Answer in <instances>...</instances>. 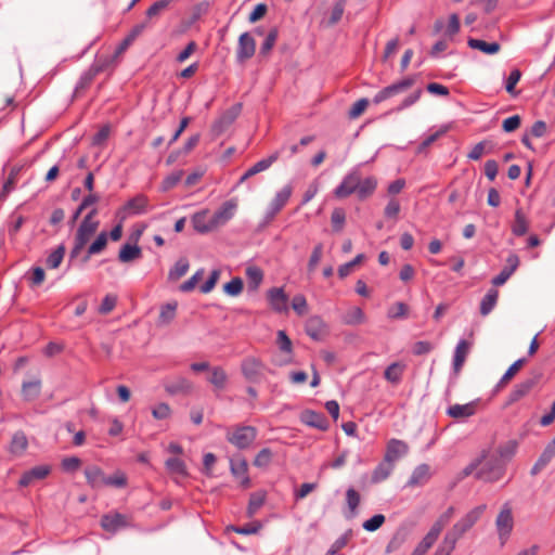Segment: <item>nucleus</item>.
<instances>
[{"label":"nucleus","instance_id":"5fc2aeb1","mask_svg":"<svg viewBox=\"0 0 555 555\" xmlns=\"http://www.w3.org/2000/svg\"><path fill=\"white\" fill-rule=\"evenodd\" d=\"M352 537V530H347L341 537H339L330 547L327 553L325 555H335L337 554L343 547L347 545L349 540Z\"/></svg>","mask_w":555,"mask_h":555},{"label":"nucleus","instance_id":"c756f323","mask_svg":"<svg viewBox=\"0 0 555 555\" xmlns=\"http://www.w3.org/2000/svg\"><path fill=\"white\" fill-rule=\"evenodd\" d=\"M92 236V234L85 232L80 229H77V232L74 237V246L69 253V260H74L79 256V254L82 251V249L86 247L87 243L90 241Z\"/></svg>","mask_w":555,"mask_h":555},{"label":"nucleus","instance_id":"7c9ffc66","mask_svg":"<svg viewBox=\"0 0 555 555\" xmlns=\"http://www.w3.org/2000/svg\"><path fill=\"white\" fill-rule=\"evenodd\" d=\"M207 215H208V211L203 210V211L196 212L192 217L193 228L198 233L205 234V233H209V232L214 231L211 220H210V218L209 219L207 218Z\"/></svg>","mask_w":555,"mask_h":555},{"label":"nucleus","instance_id":"680f3d73","mask_svg":"<svg viewBox=\"0 0 555 555\" xmlns=\"http://www.w3.org/2000/svg\"><path fill=\"white\" fill-rule=\"evenodd\" d=\"M409 307L404 302H396L388 311L387 317L389 319H403L408 314Z\"/></svg>","mask_w":555,"mask_h":555},{"label":"nucleus","instance_id":"9b49d317","mask_svg":"<svg viewBox=\"0 0 555 555\" xmlns=\"http://www.w3.org/2000/svg\"><path fill=\"white\" fill-rule=\"evenodd\" d=\"M267 299L273 311L278 313L287 312L288 296L282 287H272L268 289Z\"/></svg>","mask_w":555,"mask_h":555},{"label":"nucleus","instance_id":"0eeeda50","mask_svg":"<svg viewBox=\"0 0 555 555\" xmlns=\"http://www.w3.org/2000/svg\"><path fill=\"white\" fill-rule=\"evenodd\" d=\"M236 207L237 204L233 199H230L224 202L220 208L215 211V214L210 217L214 231L220 227H223L233 218Z\"/></svg>","mask_w":555,"mask_h":555},{"label":"nucleus","instance_id":"a18cd8bd","mask_svg":"<svg viewBox=\"0 0 555 555\" xmlns=\"http://www.w3.org/2000/svg\"><path fill=\"white\" fill-rule=\"evenodd\" d=\"M266 493L262 491L254 492L249 496V502L247 506V516L251 518L259 508L264 504Z\"/></svg>","mask_w":555,"mask_h":555},{"label":"nucleus","instance_id":"052dcab7","mask_svg":"<svg viewBox=\"0 0 555 555\" xmlns=\"http://www.w3.org/2000/svg\"><path fill=\"white\" fill-rule=\"evenodd\" d=\"M346 500L351 512L350 517H353L357 514V508L360 504V494L353 488H349L346 491Z\"/></svg>","mask_w":555,"mask_h":555},{"label":"nucleus","instance_id":"8fccbe9b","mask_svg":"<svg viewBox=\"0 0 555 555\" xmlns=\"http://www.w3.org/2000/svg\"><path fill=\"white\" fill-rule=\"evenodd\" d=\"M347 0H336L332 9L331 15L326 22L328 27L336 25L343 17Z\"/></svg>","mask_w":555,"mask_h":555},{"label":"nucleus","instance_id":"c03bdc74","mask_svg":"<svg viewBox=\"0 0 555 555\" xmlns=\"http://www.w3.org/2000/svg\"><path fill=\"white\" fill-rule=\"evenodd\" d=\"M176 0H157L146 11V18L150 21L158 18L169 5Z\"/></svg>","mask_w":555,"mask_h":555},{"label":"nucleus","instance_id":"2eb2a0df","mask_svg":"<svg viewBox=\"0 0 555 555\" xmlns=\"http://www.w3.org/2000/svg\"><path fill=\"white\" fill-rule=\"evenodd\" d=\"M300 421L304 424L320 430H327L328 428V421L326 420L324 414L312 410L304 411L300 414Z\"/></svg>","mask_w":555,"mask_h":555},{"label":"nucleus","instance_id":"338daca9","mask_svg":"<svg viewBox=\"0 0 555 555\" xmlns=\"http://www.w3.org/2000/svg\"><path fill=\"white\" fill-rule=\"evenodd\" d=\"M517 442L515 440L507 441L504 446H501L499 448V459H502L503 461L509 460L516 452L517 449Z\"/></svg>","mask_w":555,"mask_h":555},{"label":"nucleus","instance_id":"aec40b11","mask_svg":"<svg viewBox=\"0 0 555 555\" xmlns=\"http://www.w3.org/2000/svg\"><path fill=\"white\" fill-rule=\"evenodd\" d=\"M537 383L538 376H533L517 384L509 393V402H517L524 398L537 385Z\"/></svg>","mask_w":555,"mask_h":555},{"label":"nucleus","instance_id":"09e8293b","mask_svg":"<svg viewBox=\"0 0 555 555\" xmlns=\"http://www.w3.org/2000/svg\"><path fill=\"white\" fill-rule=\"evenodd\" d=\"M526 363V359L521 358L516 360L504 373V375L501 377L498 387H504L509 383V380L518 373V371L524 366Z\"/></svg>","mask_w":555,"mask_h":555},{"label":"nucleus","instance_id":"412c9836","mask_svg":"<svg viewBox=\"0 0 555 555\" xmlns=\"http://www.w3.org/2000/svg\"><path fill=\"white\" fill-rule=\"evenodd\" d=\"M165 390L170 395L190 393L193 390V384L185 377L179 376L173 380L166 382Z\"/></svg>","mask_w":555,"mask_h":555},{"label":"nucleus","instance_id":"bf43d9fd","mask_svg":"<svg viewBox=\"0 0 555 555\" xmlns=\"http://www.w3.org/2000/svg\"><path fill=\"white\" fill-rule=\"evenodd\" d=\"M107 245V233L101 232L95 241L89 246V255L100 254Z\"/></svg>","mask_w":555,"mask_h":555},{"label":"nucleus","instance_id":"dca6fc26","mask_svg":"<svg viewBox=\"0 0 555 555\" xmlns=\"http://www.w3.org/2000/svg\"><path fill=\"white\" fill-rule=\"evenodd\" d=\"M293 189L291 185H285L281 191H279L272 202L270 203L268 217L273 218L288 202L292 195Z\"/></svg>","mask_w":555,"mask_h":555},{"label":"nucleus","instance_id":"72a5a7b5","mask_svg":"<svg viewBox=\"0 0 555 555\" xmlns=\"http://www.w3.org/2000/svg\"><path fill=\"white\" fill-rule=\"evenodd\" d=\"M467 44L469 48L479 50L486 54H495L501 49V46L498 42H486L475 38H469Z\"/></svg>","mask_w":555,"mask_h":555},{"label":"nucleus","instance_id":"cd10ccee","mask_svg":"<svg viewBox=\"0 0 555 555\" xmlns=\"http://www.w3.org/2000/svg\"><path fill=\"white\" fill-rule=\"evenodd\" d=\"M276 345L279 346V349L287 356L283 361H281L279 364H288L292 362V353H293V344L285 331H278L276 334Z\"/></svg>","mask_w":555,"mask_h":555},{"label":"nucleus","instance_id":"9d476101","mask_svg":"<svg viewBox=\"0 0 555 555\" xmlns=\"http://www.w3.org/2000/svg\"><path fill=\"white\" fill-rule=\"evenodd\" d=\"M101 526L105 531L115 533L122 528L129 527L130 522L124 514L108 513L101 517Z\"/></svg>","mask_w":555,"mask_h":555},{"label":"nucleus","instance_id":"f03ea898","mask_svg":"<svg viewBox=\"0 0 555 555\" xmlns=\"http://www.w3.org/2000/svg\"><path fill=\"white\" fill-rule=\"evenodd\" d=\"M485 460L483 465L476 473V478L486 482L500 480L505 473V461L498 456L486 457Z\"/></svg>","mask_w":555,"mask_h":555},{"label":"nucleus","instance_id":"39448f33","mask_svg":"<svg viewBox=\"0 0 555 555\" xmlns=\"http://www.w3.org/2000/svg\"><path fill=\"white\" fill-rule=\"evenodd\" d=\"M264 370L263 362L256 357H246L241 363V372L246 380L257 383Z\"/></svg>","mask_w":555,"mask_h":555},{"label":"nucleus","instance_id":"ea45409f","mask_svg":"<svg viewBox=\"0 0 555 555\" xmlns=\"http://www.w3.org/2000/svg\"><path fill=\"white\" fill-rule=\"evenodd\" d=\"M454 513L455 508L453 506L448 507L447 511L443 512L435 521L429 531L434 533L436 537H439L442 529L449 524V521L453 517Z\"/></svg>","mask_w":555,"mask_h":555},{"label":"nucleus","instance_id":"2f4dec72","mask_svg":"<svg viewBox=\"0 0 555 555\" xmlns=\"http://www.w3.org/2000/svg\"><path fill=\"white\" fill-rule=\"evenodd\" d=\"M41 392V380L36 378L34 380L24 382L22 384V396L26 401L36 400Z\"/></svg>","mask_w":555,"mask_h":555},{"label":"nucleus","instance_id":"49530a36","mask_svg":"<svg viewBox=\"0 0 555 555\" xmlns=\"http://www.w3.org/2000/svg\"><path fill=\"white\" fill-rule=\"evenodd\" d=\"M528 221L520 209H517L515 212V220L512 225V232L516 236H522L528 231Z\"/></svg>","mask_w":555,"mask_h":555},{"label":"nucleus","instance_id":"423d86ee","mask_svg":"<svg viewBox=\"0 0 555 555\" xmlns=\"http://www.w3.org/2000/svg\"><path fill=\"white\" fill-rule=\"evenodd\" d=\"M242 111V104H234L232 107L227 109L212 125V132L216 135L222 134L238 117Z\"/></svg>","mask_w":555,"mask_h":555},{"label":"nucleus","instance_id":"3c124183","mask_svg":"<svg viewBox=\"0 0 555 555\" xmlns=\"http://www.w3.org/2000/svg\"><path fill=\"white\" fill-rule=\"evenodd\" d=\"M189 261L185 258H180L173 266V268L170 269L168 278L171 281H177L183 275L186 274L189 270Z\"/></svg>","mask_w":555,"mask_h":555},{"label":"nucleus","instance_id":"473e14b6","mask_svg":"<svg viewBox=\"0 0 555 555\" xmlns=\"http://www.w3.org/2000/svg\"><path fill=\"white\" fill-rule=\"evenodd\" d=\"M28 446V440L24 431L18 430L13 434L11 443H10V452L14 455H21Z\"/></svg>","mask_w":555,"mask_h":555},{"label":"nucleus","instance_id":"5701e85b","mask_svg":"<svg viewBox=\"0 0 555 555\" xmlns=\"http://www.w3.org/2000/svg\"><path fill=\"white\" fill-rule=\"evenodd\" d=\"M475 401H472L466 404H453L448 408L447 414L453 418H467L476 413Z\"/></svg>","mask_w":555,"mask_h":555},{"label":"nucleus","instance_id":"a211bd4d","mask_svg":"<svg viewBox=\"0 0 555 555\" xmlns=\"http://www.w3.org/2000/svg\"><path fill=\"white\" fill-rule=\"evenodd\" d=\"M470 343H468L465 339H461L457 343L453 356V372L455 375H459V373L461 372L465 363L466 357L470 350Z\"/></svg>","mask_w":555,"mask_h":555},{"label":"nucleus","instance_id":"6ab92c4d","mask_svg":"<svg viewBox=\"0 0 555 555\" xmlns=\"http://www.w3.org/2000/svg\"><path fill=\"white\" fill-rule=\"evenodd\" d=\"M85 476L88 485L93 489L105 486L106 476L104 472L96 465H89L85 468Z\"/></svg>","mask_w":555,"mask_h":555},{"label":"nucleus","instance_id":"393cba45","mask_svg":"<svg viewBox=\"0 0 555 555\" xmlns=\"http://www.w3.org/2000/svg\"><path fill=\"white\" fill-rule=\"evenodd\" d=\"M431 476L430 467L427 464H421L413 470L409 481V487L422 486L429 480Z\"/></svg>","mask_w":555,"mask_h":555},{"label":"nucleus","instance_id":"4d7b16f0","mask_svg":"<svg viewBox=\"0 0 555 555\" xmlns=\"http://www.w3.org/2000/svg\"><path fill=\"white\" fill-rule=\"evenodd\" d=\"M166 467L170 473L178 474L181 476L186 475V467L182 460L178 457H170L166 461Z\"/></svg>","mask_w":555,"mask_h":555},{"label":"nucleus","instance_id":"a19ab883","mask_svg":"<svg viewBox=\"0 0 555 555\" xmlns=\"http://www.w3.org/2000/svg\"><path fill=\"white\" fill-rule=\"evenodd\" d=\"M499 297V292L494 288L489 289L480 302V314L486 317L495 307Z\"/></svg>","mask_w":555,"mask_h":555},{"label":"nucleus","instance_id":"4be33fe9","mask_svg":"<svg viewBox=\"0 0 555 555\" xmlns=\"http://www.w3.org/2000/svg\"><path fill=\"white\" fill-rule=\"evenodd\" d=\"M285 150L286 147L282 146L279 151L273 152L267 158L257 162L247 170V176H255L270 168L272 164H274L280 158L281 153H283Z\"/></svg>","mask_w":555,"mask_h":555},{"label":"nucleus","instance_id":"ddd939ff","mask_svg":"<svg viewBox=\"0 0 555 555\" xmlns=\"http://www.w3.org/2000/svg\"><path fill=\"white\" fill-rule=\"evenodd\" d=\"M409 452V446L402 440L390 439L387 443L386 453L384 457L392 464Z\"/></svg>","mask_w":555,"mask_h":555},{"label":"nucleus","instance_id":"bb28decb","mask_svg":"<svg viewBox=\"0 0 555 555\" xmlns=\"http://www.w3.org/2000/svg\"><path fill=\"white\" fill-rule=\"evenodd\" d=\"M377 186V180L374 177H367L365 179L361 178L359 173V186L357 188V196L359 199L363 201L370 197Z\"/></svg>","mask_w":555,"mask_h":555},{"label":"nucleus","instance_id":"58836bf2","mask_svg":"<svg viewBox=\"0 0 555 555\" xmlns=\"http://www.w3.org/2000/svg\"><path fill=\"white\" fill-rule=\"evenodd\" d=\"M405 365L400 362H393L384 372V377L391 384H399Z\"/></svg>","mask_w":555,"mask_h":555},{"label":"nucleus","instance_id":"603ef678","mask_svg":"<svg viewBox=\"0 0 555 555\" xmlns=\"http://www.w3.org/2000/svg\"><path fill=\"white\" fill-rule=\"evenodd\" d=\"M438 537L428 531L423 540L417 544L411 555H425L427 551L434 545Z\"/></svg>","mask_w":555,"mask_h":555},{"label":"nucleus","instance_id":"774afa93","mask_svg":"<svg viewBox=\"0 0 555 555\" xmlns=\"http://www.w3.org/2000/svg\"><path fill=\"white\" fill-rule=\"evenodd\" d=\"M385 522V516L382 514H376L370 519L365 520L362 525L363 529L370 532L376 531L382 527Z\"/></svg>","mask_w":555,"mask_h":555},{"label":"nucleus","instance_id":"1a4fd4ad","mask_svg":"<svg viewBox=\"0 0 555 555\" xmlns=\"http://www.w3.org/2000/svg\"><path fill=\"white\" fill-rule=\"evenodd\" d=\"M359 173L358 169H352L334 190V195L337 198H346L353 193L357 194V188L359 186Z\"/></svg>","mask_w":555,"mask_h":555},{"label":"nucleus","instance_id":"c85d7f7f","mask_svg":"<svg viewBox=\"0 0 555 555\" xmlns=\"http://www.w3.org/2000/svg\"><path fill=\"white\" fill-rule=\"evenodd\" d=\"M142 256V249L137 244H125L118 253V260L122 263L132 262Z\"/></svg>","mask_w":555,"mask_h":555},{"label":"nucleus","instance_id":"b1692460","mask_svg":"<svg viewBox=\"0 0 555 555\" xmlns=\"http://www.w3.org/2000/svg\"><path fill=\"white\" fill-rule=\"evenodd\" d=\"M49 473H50L49 467L36 466V467L31 468L30 470L26 472L25 474H23V476L21 477V479L18 481V485L21 487H27V486L31 485L35 480H40V479L46 478Z\"/></svg>","mask_w":555,"mask_h":555},{"label":"nucleus","instance_id":"0e129e2a","mask_svg":"<svg viewBox=\"0 0 555 555\" xmlns=\"http://www.w3.org/2000/svg\"><path fill=\"white\" fill-rule=\"evenodd\" d=\"M364 258V255L363 254H359L354 259H352L351 261L347 262V263H344L341 264L339 268H338V275L340 279H344L346 276H348L353 268L358 264L361 263V261L363 260Z\"/></svg>","mask_w":555,"mask_h":555},{"label":"nucleus","instance_id":"13d9d810","mask_svg":"<svg viewBox=\"0 0 555 555\" xmlns=\"http://www.w3.org/2000/svg\"><path fill=\"white\" fill-rule=\"evenodd\" d=\"M243 287V280L241 278H233L230 282L223 285V291L230 296H237L242 293Z\"/></svg>","mask_w":555,"mask_h":555},{"label":"nucleus","instance_id":"e433bc0d","mask_svg":"<svg viewBox=\"0 0 555 555\" xmlns=\"http://www.w3.org/2000/svg\"><path fill=\"white\" fill-rule=\"evenodd\" d=\"M246 278L248 282V288L253 292L257 291L262 283L263 272L261 269L255 266L246 268Z\"/></svg>","mask_w":555,"mask_h":555},{"label":"nucleus","instance_id":"f3484780","mask_svg":"<svg viewBox=\"0 0 555 555\" xmlns=\"http://www.w3.org/2000/svg\"><path fill=\"white\" fill-rule=\"evenodd\" d=\"M247 468L248 465L246 460L241 456L232 459L230 461V469L232 475L236 478H242L241 485L244 488H247L250 485V479L247 476Z\"/></svg>","mask_w":555,"mask_h":555},{"label":"nucleus","instance_id":"e2e57ef3","mask_svg":"<svg viewBox=\"0 0 555 555\" xmlns=\"http://www.w3.org/2000/svg\"><path fill=\"white\" fill-rule=\"evenodd\" d=\"M346 220V214L343 208H335L331 216L333 230L336 232L341 231Z\"/></svg>","mask_w":555,"mask_h":555},{"label":"nucleus","instance_id":"6e6d98bb","mask_svg":"<svg viewBox=\"0 0 555 555\" xmlns=\"http://www.w3.org/2000/svg\"><path fill=\"white\" fill-rule=\"evenodd\" d=\"M278 36H279V30L276 27H273L272 29H270L263 43L260 47V54L267 55L271 51V49L275 44Z\"/></svg>","mask_w":555,"mask_h":555},{"label":"nucleus","instance_id":"20e7f679","mask_svg":"<svg viewBox=\"0 0 555 555\" xmlns=\"http://www.w3.org/2000/svg\"><path fill=\"white\" fill-rule=\"evenodd\" d=\"M415 83V79L413 77H406L398 82H395L388 87H385L380 91H378L373 98V102L375 104H379L383 101L392 98L397 94L403 93L409 90Z\"/></svg>","mask_w":555,"mask_h":555},{"label":"nucleus","instance_id":"f8f14e48","mask_svg":"<svg viewBox=\"0 0 555 555\" xmlns=\"http://www.w3.org/2000/svg\"><path fill=\"white\" fill-rule=\"evenodd\" d=\"M514 525L512 508L508 503H505L499 513L495 526L501 538L509 535Z\"/></svg>","mask_w":555,"mask_h":555},{"label":"nucleus","instance_id":"4468645a","mask_svg":"<svg viewBox=\"0 0 555 555\" xmlns=\"http://www.w3.org/2000/svg\"><path fill=\"white\" fill-rule=\"evenodd\" d=\"M149 198L143 194H138L133 198H130L121 208L120 211L125 215H140L147 211Z\"/></svg>","mask_w":555,"mask_h":555},{"label":"nucleus","instance_id":"37998d69","mask_svg":"<svg viewBox=\"0 0 555 555\" xmlns=\"http://www.w3.org/2000/svg\"><path fill=\"white\" fill-rule=\"evenodd\" d=\"M555 451L550 447L546 446L535 464L532 466L530 474L532 476L538 475L554 457Z\"/></svg>","mask_w":555,"mask_h":555},{"label":"nucleus","instance_id":"79ce46f5","mask_svg":"<svg viewBox=\"0 0 555 555\" xmlns=\"http://www.w3.org/2000/svg\"><path fill=\"white\" fill-rule=\"evenodd\" d=\"M343 322L347 325H358L365 322V314L359 307H352L343 315Z\"/></svg>","mask_w":555,"mask_h":555},{"label":"nucleus","instance_id":"de8ad7c7","mask_svg":"<svg viewBox=\"0 0 555 555\" xmlns=\"http://www.w3.org/2000/svg\"><path fill=\"white\" fill-rule=\"evenodd\" d=\"M177 302H168L160 308L158 324L167 325L169 324L176 317Z\"/></svg>","mask_w":555,"mask_h":555},{"label":"nucleus","instance_id":"4c0bfd02","mask_svg":"<svg viewBox=\"0 0 555 555\" xmlns=\"http://www.w3.org/2000/svg\"><path fill=\"white\" fill-rule=\"evenodd\" d=\"M101 72H103L102 65L92 64L91 67L81 75V77L76 86V91L87 88L92 82L94 77Z\"/></svg>","mask_w":555,"mask_h":555},{"label":"nucleus","instance_id":"a878e982","mask_svg":"<svg viewBox=\"0 0 555 555\" xmlns=\"http://www.w3.org/2000/svg\"><path fill=\"white\" fill-rule=\"evenodd\" d=\"M395 468V464L390 461H387L386 457L375 467L372 473L371 481L372 483H379L386 480L392 473Z\"/></svg>","mask_w":555,"mask_h":555},{"label":"nucleus","instance_id":"69168bd1","mask_svg":"<svg viewBox=\"0 0 555 555\" xmlns=\"http://www.w3.org/2000/svg\"><path fill=\"white\" fill-rule=\"evenodd\" d=\"M292 308L300 317L307 314L308 304L306 297L301 294L296 295L292 300Z\"/></svg>","mask_w":555,"mask_h":555},{"label":"nucleus","instance_id":"864d4df0","mask_svg":"<svg viewBox=\"0 0 555 555\" xmlns=\"http://www.w3.org/2000/svg\"><path fill=\"white\" fill-rule=\"evenodd\" d=\"M65 246L63 244L59 245L55 250H53L47 258L46 263L50 269H56L62 263V260L65 255Z\"/></svg>","mask_w":555,"mask_h":555},{"label":"nucleus","instance_id":"c9c22d12","mask_svg":"<svg viewBox=\"0 0 555 555\" xmlns=\"http://www.w3.org/2000/svg\"><path fill=\"white\" fill-rule=\"evenodd\" d=\"M208 382L216 388V389H224L227 382H228V375L225 371L221 366H214L210 367V376L208 378Z\"/></svg>","mask_w":555,"mask_h":555},{"label":"nucleus","instance_id":"6e6552de","mask_svg":"<svg viewBox=\"0 0 555 555\" xmlns=\"http://www.w3.org/2000/svg\"><path fill=\"white\" fill-rule=\"evenodd\" d=\"M256 52V41L249 33H243L238 37L236 61L244 63L251 59Z\"/></svg>","mask_w":555,"mask_h":555},{"label":"nucleus","instance_id":"f704fd0d","mask_svg":"<svg viewBox=\"0 0 555 555\" xmlns=\"http://www.w3.org/2000/svg\"><path fill=\"white\" fill-rule=\"evenodd\" d=\"M325 328L324 322L318 315L309 318L306 323V333L313 339H319Z\"/></svg>","mask_w":555,"mask_h":555},{"label":"nucleus","instance_id":"f257e3e1","mask_svg":"<svg viewBox=\"0 0 555 555\" xmlns=\"http://www.w3.org/2000/svg\"><path fill=\"white\" fill-rule=\"evenodd\" d=\"M486 509L487 505L481 504L467 512L446 533L443 541L455 548L457 541L475 526Z\"/></svg>","mask_w":555,"mask_h":555},{"label":"nucleus","instance_id":"7ed1b4c3","mask_svg":"<svg viewBox=\"0 0 555 555\" xmlns=\"http://www.w3.org/2000/svg\"><path fill=\"white\" fill-rule=\"evenodd\" d=\"M257 437V429L253 426H237L227 434V440L237 449L248 448Z\"/></svg>","mask_w":555,"mask_h":555}]
</instances>
